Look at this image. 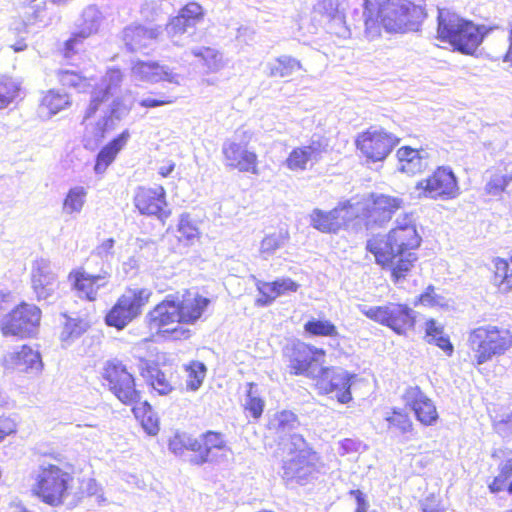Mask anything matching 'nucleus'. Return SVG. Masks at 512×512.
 <instances>
[{
  "mask_svg": "<svg viewBox=\"0 0 512 512\" xmlns=\"http://www.w3.org/2000/svg\"><path fill=\"white\" fill-rule=\"evenodd\" d=\"M128 138L129 133L123 131L101 148L95 160L94 170L96 173L102 174L106 171L108 166L115 160L117 154L126 145Z\"/></svg>",
  "mask_w": 512,
  "mask_h": 512,
  "instance_id": "obj_33",
  "label": "nucleus"
},
{
  "mask_svg": "<svg viewBox=\"0 0 512 512\" xmlns=\"http://www.w3.org/2000/svg\"><path fill=\"white\" fill-rule=\"evenodd\" d=\"M493 263V280L497 285L507 284L512 279V250L507 258L495 257Z\"/></svg>",
  "mask_w": 512,
  "mask_h": 512,
  "instance_id": "obj_45",
  "label": "nucleus"
},
{
  "mask_svg": "<svg viewBox=\"0 0 512 512\" xmlns=\"http://www.w3.org/2000/svg\"><path fill=\"white\" fill-rule=\"evenodd\" d=\"M512 181V160L500 161L490 171V176L485 185V192L488 195L497 196L502 194Z\"/></svg>",
  "mask_w": 512,
  "mask_h": 512,
  "instance_id": "obj_28",
  "label": "nucleus"
},
{
  "mask_svg": "<svg viewBox=\"0 0 512 512\" xmlns=\"http://www.w3.org/2000/svg\"><path fill=\"white\" fill-rule=\"evenodd\" d=\"M248 387L244 411L248 412L254 420H258L263 414L265 401L261 397L253 394L252 388L255 387L254 383H248Z\"/></svg>",
  "mask_w": 512,
  "mask_h": 512,
  "instance_id": "obj_48",
  "label": "nucleus"
},
{
  "mask_svg": "<svg viewBox=\"0 0 512 512\" xmlns=\"http://www.w3.org/2000/svg\"><path fill=\"white\" fill-rule=\"evenodd\" d=\"M399 139L384 129L370 127L355 138V147L369 162L385 160L398 145Z\"/></svg>",
  "mask_w": 512,
  "mask_h": 512,
  "instance_id": "obj_14",
  "label": "nucleus"
},
{
  "mask_svg": "<svg viewBox=\"0 0 512 512\" xmlns=\"http://www.w3.org/2000/svg\"><path fill=\"white\" fill-rule=\"evenodd\" d=\"M110 97V89L109 87H106L105 89L101 90L99 93L94 95L90 101V104L87 108L86 112V118H89L93 116L97 110L99 109L100 105L106 102Z\"/></svg>",
  "mask_w": 512,
  "mask_h": 512,
  "instance_id": "obj_54",
  "label": "nucleus"
},
{
  "mask_svg": "<svg viewBox=\"0 0 512 512\" xmlns=\"http://www.w3.org/2000/svg\"><path fill=\"white\" fill-rule=\"evenodd\" d=\"M59 83L68 88H82L88 86V79L80 72L72 70L57 71Z\"/></svg>",
  "mask_w": 512,
  "mask_h": 512,
  "instance_id": "obj_49",
  "label": "nucleus"
},
{
  "mask_svg": "<svg viewBox=\"0 0 512 512\" xmlns=\"http://www.w3.org/2000/svg\"><path fill=\"white\" fill-rule=\"evenodd\" d=\"M86 195L84 187L70 188L63 200V211L67 214L80 213L85 204Z\"/></svg>",
  "mask_w": 512,
  "mask_h": 512,
  "instance_id": "obj_46",
  "label": "nucleus"
},
{
  "mask_svg": "<svg viewBox=\"0 0 512 512\" xmlns=\"http://www.w3.org/2000/svg\"><path fill=\"white\" fill-rule=\"evenodd\" d=\"M187 448L197 454L195 464L201 465L216 460V453L230 452L225 434L220 431L207 430L198 439L188 443Z\"/></svg>",
  "mask_w": 512,
  "mask_h": 512,
  "instance_id": "obj_19",
  "label": "nucleus"
},
{
  "mask_svg": "<svg viewBox=\"0 0 512 512\" xmlns=\"http://www.w3.org/2000/svg\"><path fill=\"white\" fill-rule=\"evenodd\" d=\"M366 32L405 33L417 29L425 17L424 9L410 1L362 0Z\"/></svg>",
  "mask_w": 512,
  "mask_h": 512,
  "instance_id": "obj_3",
  "label": "nucleus"
},
{
  "mask_svg": "<svg viewBox=\"0 0 512 512\" xmlns=\"http://www.w3.org/2000/svg\"><path fill=\"white\" fill-rule=\"evenodd\" d=\"M86 38L87 34L83 32L72 34L71 37L64 42L61 51L62 56L68 59L76 55Z\"/></svg>",
  "mask_w": 512,
  "mask_h": 512,
  "instance_id": "obj_52",
  "label": "nucleus"
},
{
  "mask_svg": "<svg viewBox=\"0 0 512 512\" xmlns=\"http://www.w3.org/2000/svg\"><path fill=\"white\" fill-rule=\"evenodd\" d=\"M507 49L503 54V61L512 66V20L508 22L507 26Z\"/></svg>",
  "mask_w": 512,
  "mask_h": 512,
  "instance_id": "obj_57",
  "label": "nucleus"
},
{
  "mask_svg": "<svg viewBox=\"0 0 512 512\" xmlns=\"http://www.w3.org/2000/svg\"><path fill=\"white\" fill-rule=\"evenodd\" d=\"M109 278L110 274L107 271L93 275L82 267L73 269L68 275L72 290L80 299L88 302L97 300L99 290L107 286Z\"/></svg>",
  "mask_w": 512,
  "mask_h": 512,
  "instance_id": "obj_20",
  "label": "nucleus"
},
{
  "mask_svg": "<svg viewBox=\"0 0 512 512\" xmlns=\"http://www.w3.org/2000/svg\"><path fill=\"white\" fill-rule=\"evenodd\" d=\"M133 73L142 81L154 83L168 81L177 83L175 75L168 72L156 61L138 60L132 66Z\"/></svg>",
  "mask_w": 512,
  "mask_h": 512,
  "instance_id": "obj_30",
  "label": "nucleus"
},
{
  "mask_svg": "<svg viewBox=\"0 0 512 512\" xmlns=\"http://www.w3.org/2000/svg\"><path fill=\"white\" fill-rule=\"evenodd\" d=\"M352 199L355 209H360L357 217L363 221L366 228L383 226L404 206L403 199L388 194L371 193L364 198Z\"/></svg>",
  "mask_w": 512,
  "mask_h": 512,
  "instance_id": "obj_9",
  "label": "nucleus"
},
{
  "mask_svg": "<svg viewBox=\"0 0 512 512\" xmlns=\"http://www.w3.org/2000/svg\"><path fill=\"white\" fill-rule=\"evenodd\" d=\"M504 461L499 465L498 474L488 485V489L493 494L506 492L512 495V450L503 451Z\"/></svg>",
  "mask_w": 512,
  "mask_h": 512,
  "instance_id": "obj_34",
  "label": "nucleus"
},
{
  "mask_svg": "<svg viewBox=\"0 0 512 512\" xmlns=\"http://www.w3.org/2000/svg\"><path fill=\"white\" fill-rule=\"evenodd\" d=\"M194 57L198 58L202 65L209 72H216L223 66L221 53L213 47H200L192 51Z\"/></svg>",
  "mask_w": 512,
  "mask_h": 512,
  "instance_id": "obj_44",
  "label": "nucleus"
},
{
  "mask_svg": "<svg viewBox=\"0 0 512 512\" xmlns=\"http://www.w3.org/2000/svg\"><path fill=\"white\" fill-rule=\"evenodd\" d=\"M304 331L312 337L337 338L339 331L337 326L327 319L311 318L304 324Z\"/></svg>",
  "mask_w": 512,
  "mask_h": 512,
  "instance_id": "obj_39",
  "label": "nucleus"
},
{
  "mask_svg": "<svg viewBox=\"0 0 512 512\" xmlns=\"http://www.w3.org/2000/svg\"><path fill=\"white\" fill-rule=\"evenodd\" d=\"M211 299L203 294L185 289L181 295H167L146 315L148 328L162 338L187 340L194 325L205 315Z\"/></svg>",
  "mask_w": 512,
  "mask_h": 512,
  "instance_id": "obj_2",
  "label": "nucleus"
},
{
  "mask_svg": "<svg viewBox=\"0 0 512 512\" xmlns=\"http://www.w3.org/2000/svg\"><path fill=\"white\" fill-rule=\"evenodd\" d=\"M419 198L453 200L460 195V186L453 170L448 166H437L429 175L415 184Z\"/></svg>",
  "mask_w": 512,
  "mask_h": 512,
  "instance_id": "obj_10",
  "label": "nucleus"
},
{
  "mask_svg": "<svg viewBox=\"0 0 512 512\" xmlns=\"http://www.w3.org/2000/svg\"><path fill=\"white\" fill-rule=\"evenodd\" d=\"M415 305L434 308L443 305V297L436 293L435 287L429 285L425 290L416 298Z\"/></svg>",
  "mask_w": 512,
  "mask_h": 512,
  "instance_id": "obj_50",
  "label": "nucleus"
},
{
  "mask_svg": "<svg viewBox=\"0 0 512 512\" xmlns=\"http://www.w3.org/2000/svg\"><path fill=\"white\" fill-rule=\"evenodd\" d=\"M403 400L422 425L432 426L437 423L439 419L437 408L419 386L408 387L403 394Z\"/></svg>",
  "mask_w": 512,
  "mask_h": 512,
  "instance_id": "obj_22",
  "label": "nucleus"
},
{
  "mask_svg": "<svg viewBox=\"0 0 512 512\" xmlns=\"http://www.w3.org/2000/svg\"><path fill=\"white\" fill-rule=\"evenodd\" d=\"M289 239L290 234L286 228H280L277 231L268 233L260 242L259 254L266 259L282 248Z\"/></svg>",
  "mask_w": 512,
  "mask_h": 512,
  "instance_id": "obj_37",
  "label": "nucleus"
},
{
  "mask_svg": "<svg viewBox=\"0 0 512 512\" xmlns=\"http://www.w3.org/2000/svg\"><path fill=\"white\" fill-rule=\"evenodd\" d=\"M493 30L492 26L476 24L447 10L439 11L437 16L436 38L464 55H473Z\"/></svg>",
  "mask_w": 512,
  "mask_h": 512,
  "instance_id": "obj_5",
  "label": "nucleus"
},
{
  "mask_svg": "<svg viewBox=\"0 0 512 512\" xmlns=\"http://www.w3.org/2000/svg\"><path fill=\"white\" fill-rule=\"evenodd\" d=\"M326 150L327 144L323 140H312L308 145L294 147L286 157L284 164L292 172H303Z\"/></svg>",
  "mask_w": 512,
  "mask_h": 512,
  "instance_id": "obj_23",
  "label": "nucleus"
},
{
  "mask_svg": "<svg viewBox=\"0 0 512 512\" xmlns=\"http://www.w3.org/2000/svg\"><path fill=\"white\" fill-rule=\"evenodd\" d=\"M3 364L7 370L20 373H38L43 368L40 353L29 345H22L20 350L6 355Z\"/></svg>",
  "mask_w": 512,
  "mask_h": 512,
  "instance_id": "obj_24",
  "label": "nucleus"
},
{
  "mask_svg": "<svg viewBox=\"0 0 512 512\" xmlns=\"http://www.w3.org/2000/svg\"><path fill=\"white\" fill-rule=\"evenodd\" d=\"M20 512H31V511H29V510H28V509H26V508H23Z\"/></svg>",
  "mask_w": 512,
  "mask_h": 512,
  "instance_id": "obj_64",
  "label": "nucleus"
},
{
  "mask_svg": "<svg viewBox=\"0 0 512 512\" xmlns=\"http://www.w3.org/2000/svg\"><path fill=\"white\" fill-rule=\"evenodd\" d=\"M41 317L42 311L37 305L21 301L4 316L0 323L1 334L20 339L32 337L40 325Z\"/></svg>",
  "mask_w": 512,
  "mask_h": 512,
  "instance_id": "obj_11",
  "label": "nucleus"
},
{
  "mask_svg": "<svg viewBox=\"0 0 512 512\" xmlns=\"http://www.w3.org/2000/svg\"><path fill=\"white\" fill-rule=\"evenodd\" d=\"M423 149H415L408 145L402 146L396 151L398 170L408 176H415L424 172L428 164L427 155L422 154Z\"/></svg>",
  "mask_w": 512,
  "mask_h": 512,
  "instance_id": "obj_26",
  "label": "nucleus"
},
{
  "mask_svg": "<svg viewBox=\"0 0 512 512\" xmlns=\"http://www.w3.org/2000/svg\"><path fill=\"white\" fill-rule=\"evenodd\" d=\"M176 101V97L159 94L158 98H144L139 102V105L145 109H151L170 105Z\"/></svg>",
  "mask_w": 512,
  "mask_h": 512,
  "instance_id": "obj_55",
  "label": "nucleus"
},
{
  "mask_svg": "<svg viewBox=\"0 0 512 512\" xmlns=\"http://www.w3.org/2000/svg\"><path fill=\"white\" fill-rule=\"evenodd\" d=\"M387 430L396 436H405L414 431V423L402 408H393L385 417Z\"/></svg>",
  "mask_w": 512,
  "mask_h": 512,
  "instance_id": "obj_35",
  "label": "nucleus"
},
{
  "mask_svg": "<svg viewBox=\"0 0 512 512\" xmlns=\"http://www.w3.org/2000/svg\"><path fill=\"white\" fill-rule=\"evenodd\" d=\"M100 381L121 404H133L142 399L136 376L120 359L111 358L104 362Z\"/></svg>",
  "mask_w": 512,
  "mask_h": 512,
  "instance_id": "obj_7",
  "label": "nucleus"
},
{
  "mask_svg": "<svg viewBox=\"0 0 512 512\" xmlns=\"http://www.w3.org/2000/svg\"><path fill=\"white\" fill-rule=\"evenodd\" d=\"M175 162L173 161H168L165 165L161 166L159 169H158V174L163 177V178H166L168 177L175 169Z\"/></svg>",
  "mask_w": 512,
  "mask_h": 512,
  "instance_id": "obj_59",
  "label": "nucleus"
},
{
  "mask_svg": "<svg viewBox=\"0 0 512 512\" xmlns=\"http://www.w3.org/2000/svg\"><path fill=\"white\" fill-rule=\"evenodd\" d=\"M370 320L388 327L398 335H406L416 325L414 311L404 303L388 302L362 311Z\"/></svg>",
  "mask_w": 512,
  "mask_h": 512,
  "instance_id": "obj_12",
  "label": "nucleus"
},
{
  "mask_svg": "<svg viewBox=\"0 0 512 512\" xmlns=\"http://www.w3.org/2000/svg\"><path fill=\"white\" fill-rule=\"evenodd\" d=\"M69 105L68 95L54 89L48 90L40 101V109L48 117L57 114Z\"/></svg>",
  "mask_w": 512,
  "mask_h": 512,
  "instance_id": "obj_38",
  "label": "nucleus"
},
{
  "mask_svg": "<svg viewBox=\"0 0 512 512\" xmlns=\"http://www.w3.org/2000/svg\"><path fill=\"white\" fill-rule=\"evenodd\" d=\"M151 296L152 292L148 288H126L106 313V325L117 330L124 329L130 322L142 314Z\"/></svg>",
  "mask_w": 512,
  "mask_h": 512,
  "instance_id": "obj_8",
  "label": "nucleus"
},
{
  "mask_svg": "<svg viewBox=\"0 0 512 512\" xmlns=\"http://www.w3.org/2000/svg\"><path fill=\"white\" fill-rule=\"evenodd\" d=\"M21 83L8 75H0V110L7 108L20 94Z\"/></svg>",
  "mask_w": 512,
  "mask_h": 512,
  "instance_id": "obj_40",
  "label": "nucleus"
},
{
  "mask_svg": "<svg viewBox=\"0 0 512 512\" xmlns=\"http://www.w3.org/2000/svg\"><path fill=\"white\" fill-rule=\"evenodd\" d=\"M225 165L230 170L258 175L259 158L255 151L247 148V143L227 140L222 146Z\"/></svg>",
  "mask_w": 512,
  "mask_h": 512,
  "instance_id": "obj_18",
  "label": "nucleus"
},
{
  "mask_svg": "<svg viewBox=\"0 0 512 512\" xmlns=\"http://www.w3.org/2000/svg\"><path fill=\"white\" fill-rule=\"evenodd\" d=\"M297 422V415L291 411L283 410L275 414L273 428L277 432L291 430Z\"/></svg>",
  "mask_w": 512,
  "mask_h": 512,
  "instance_id": "obj_51",
  "label": "nucleus"
},
{
  "mask_svg": "<svg viewBox=\"0 0 512 512\" xmlns=\"http://www.w3.org/2000/svg\"><path fill=\"white\" fill-rule=\"evenodd\" d=\"M31 286L37 299H47L57 288L55 274L46 264L37 262L33 265L31 271Z\"/></svg>",
  "mask_w": 512,
  "mask_h": 512,
  "instance_id": "obj_27",
  "label": "nucleus"
},
{
  "mask_svg": "<svg viewBox=\"0 0 512 512\" xmlns=\"http://www.w3.org/2000/svg\"><path fill=\"white\" fill-rule=\"evenodd\" d=\"M16 430L17 424L12 417L5 415L0 416V442L4 440L5 437L15 433Z\"/></svg>",
  "mask_w": 512,
  "mask_h": 512,
  "instance_id": "obj_56",
  "label": "nucleus"
},
{
  "mask_svg": "<svg viewBox=\"0 0 512 512\" xmlns=\"http://www.w3.org/2000/svg\"><path fill=\"white\" fill-rule=\"evenodd\" d=\"M114 239L113 238H108L106 240H104L98 247L97 249L99 250V253H110L111 250L113 249L114 247Z\"/></svg>",
  "mask_w": 512,
  "mask_h": 512,
  "instance_id": "obj_60",
  "label": "nucleus"
},
{
  "mask_svg": "<svg viewBox=\"0 0 512 512\" xmlns=\"http://www.w3.org/2000/svg\"><path fill=\"white\" fill-rule=\"evenodd\" d=\"M468 346L474 352V365L479 366L512 348V332L491 324L479 326L469 332Z\"/></svg>",
  "mask_w": 512,
  "mask_h": 512,
  "instance_id": "obj_6",
  "label": "nucleus"
},
{
  "mask_svg": "<svg viewBox=\"0 0 512 512\" xmlns=\"http://www.w3.org/2000/svg\"><path fill=\"white\" fill-rule=\"evenodd\" d=\"M11 48L15 52H21L27 48V44L25 43L24 40H20V41L16 42L15 44L11 45Z\"/></svg>",
  "mask_w": 512,
  "mask_h": 512,
  "instance_id": "obj_63",
  "label": "nucleus"
},
{
  "mask_svg": "<svg viewBox=\"0 0 512 512\" xmlns=\"http://www.w3.org/2000/svg\"><path fill=\"white\" fill-rule=\"evenodd\" d=\"M422 244V237L415 222L405 215L386 234L370 237L365 249L374 257L375 263L390 272L396 284L405 280L418 261L416 251Z\"/></svg>",
  "mask_w": 512,
  "mask_h": 512,
  "instance_id": "obj_1",
  "label": "nucleus"
},
{
  "mask_svg": "<svg viewBox=\"0 0 512 512\" xmlns=\"http://www.w3.org/2000/svg\"><path fill=\"white\" fill-rule=\"evenodd\" d=\"M301 69L302 65L297 59L281 56L270 66L269 75L276 78H287Z\"/></svg>",
  "mask_w": 512,
  "mask_h": 512,
  "instance_id": "obj_43",
  "label": "nucleus"
},
{
  "mask_svg": "<svg viewBox=\"0 0 512 512\" xmlns=\"http://www.w3.org/2000/svg\"><path fill=\"white\" fill-rule=\"evenodd\" d=\"M140 375L160 395H167L173 390L171 381L155 362L145 361L140 368Z\"/></svg>",
  "mask_w": 512,
  "mask_h": 512,
  "instance_id": "obj_32",
  "label": "nucleus"
},
{
  "mask_svg": "<svg viewBox=\"0 0 512 512\" xmlns=\"http://www.w3.org/2000/svg\"><path fill=\"white\" fill-rule=\"evenodd\" d=\"M325 350L316 348L312 345L297 342L287 347L285 357L288 361V368L291 375L308 376L312 370L313 364L318 358L325 356Z\"/></svg>",
  "mask_w": 512,
  "mask_h": 512,
  "instance_id": "obj_21",
  "label": "nucleus"
},
{
  "mask_svg": "<svg viewBox=\"0 0 512 512\" xmlns=\"http://www.w3.org/2000/svg\"><path fill=\"white\" fill-rule=\"evenodd\" d=\"M321 458L311 447L305 446L294 452L284 462L283 471L287 480L304 484L319 472Z\"/></svg>",
  "mask_w": 512,
  "mask_h": 512,
  "instance_id": "obj_16",
  "label": "nucleus"
},
{
  "mask_svg": "<svg viewBox=\"0 0 512 512\" xmlns=\"http://www.w3.org/2000/svg\"><path fill=\"white\" fill-rule=\"evenodd\" d=\"M202 18V7L195 2H190L186 4L181 9L179 15L174 18V25L179 27L180 31H184L186 27L194 25Z\"/></svg>",
  "mask_w": 512,
  "mask_h": 512,
  "instance_id": "obj_42",
  "label": "nucleus"
},
{
  "mask_svg": "<svg viewBox=\"0 0 512 512\" xmlns=\"http://www.w3.org/2000/svg\"><path fill=\"white\" fill-rule=\"evenodd\" d=\"M87 328V323L82 319L67 317L59 335L62 345L72 344L86 332Z\"/></svg>",
  "mask_w": 512,
  "mask_h": 512,
  "instance_id": "obj_41",
  "label": "nucleus"
},
{
  "mask_svg": "<svg viewBox=\"0 0 512 512\" xmlns=\"http://www.w3.org/2000/svg\"><path fill=\"white\" fill-rule=\"evenodd\" d=\"M299 284L290 278H278L274 281H258L256 289L258 297L255 299V305L265 307L271 305L276 298L287 293L296 292Z\"/></svg>",
  "mask_w": 512,
  "mask_h": 512,
  "instance_id": "obj_25",
  "label": "nucleus"
},
{
  "mask_svg": "<svg viewBox=\"0 0 512 512\" xmlns=\"http://www.w3.org/2000/svg\"><path fill=\"white\" fill-rule=\"evenodd\" d=\"M314 387L319 395L335 394L340 404L352 401L351 386L356 375L333 366L322 367L319 373L313 377Z\"/></svg>",
  "mask_w": 512,
  "mask_h": 512,
  "instance_id": "obj_13",
  "label": "nucleus"
},
{
  "mask_svg": "<svg viewBox=\"0 0 512 512\" xmlns=\"http://www.w3.org/2000/svg\"><path fill=\"white\" fill-rule=\"evenodd\" d=\"M44 460L32 476L31 495L41 503L58 507L64 504L71 494L73 475L72 465L62 463L59 454H43Z\"/></svg>",
  "mask_w": 512,
  "mask_h": 512,
  "instance_id": "obj_4",
  "label": "nucleus"
},
{
  "mask_svg": "<svg viewBox=\"0 0 512 512\" xmlns=\"http://www.w3.org/2000/svg\"><path fill=\"white\" fill-rule=\"evenodd\" d=\"M124 405L131 407L134 417L148 435L156 436L159 433L160 421L158 415L147 400L141 401L140 399L133 404Z\"/></svg>",
  "mask_w": 512,
  "mask_h": 512,
  "instance_id": "obj_31",
  "label": "nucleus"
},
{
  "mask_svg": "<svg viewBox=\"0 0 512 512\" xmlns=\"http://www.w3.org/2000/svg\"><path fill=\"white\" fill-rule=\"evenodd\" d=\"M187 372L186 388L190 391L198 390L206 376V366L199 361H191L185 366Z\"/></svg>",
  "mask_w": 512,
  "mask_h": 512,
  "instance_id": "obj_47",
  "label": "nucleus"
},
{
  "mask_svg": "<svg viewBox=\"0 0 512 512\" xmlns=\"http://www.w3.org/2000/svg\"><path fill=\"white\" fill-rule=\"evenodd\" d=\"M133 204L139 214L156 217L162 222L171 215L166 190L162 185L138 186L133 196Z\"/></svg>",
  "mask_w": 512,
  "mask_h": 512,
  "instance_id": "obj_15",
  "label": "nucleus"
},
{
  "mask_svg": "<svg viewBox=\"0 0 512 512\" xmlns=\"http://www.w3.org/2000/svg\"><path fill=\"white\" fill-rule=\"evenodd\" d=\"M425 337L429 343H434L447 355H452L454 347L449 337L444 334V328L435 319H427L424 323Z\"/></svg>",
  "mask_w": 512,
  "mask_h": 512,
  "instance_id": "obj_36",
  "label": "nucleus"
},
{
  "mask_svg": "<svg viewBox=\"0 0 512 512\" xmlns=\"http://www.w3.org/2000/svg\"><path fill=\"white\" fill-rule=\"evenodd\" d=\"M109 81L114 84H119L123 80V72L118 67H112L107 70Z\"/></svg>",
  "mask_w": 512,
  "mask_h": 512,
  "instance_id": "obj_58",
  "label": "nucleus"
},
{
  "mask_svg": "<svg viewBox=\"0 0 512 512\" xmlns=\"http://www.w3.org/2000/svg\"><path fill=\"white\" fill-rule=\"evenodd\" d=\"M12 300L10 292L0 291V312L5 310Z\"/></svg>",
  "mask_w": 512,
  "mask_h": 512,
  "instance_id": "obj_61",
  "label": "nucleus"
},
{
  "mask_svg": "<svg viewBox=\"0 0 512 512\" xmlns=\"http://www.w3.org/2000/svg\"><path fill=\"white\" fill-rule=\"evenodd\" d=\"M354 209L353 199L341 201L329 211L314 209L310 214L311 226L322 233L336 234L351 221L347 214Z\"/></svg>",
  "mask_w": 512,
  "mask_h": 512,
  "instance_id": "obj_17",
  "label": "nucleus"
},
{
  "mask_svg": "<svg viewBox=\"0 0 512 512\" xmlns=\"http://www.w3.org/2000/svg\"><path fill=\"white\" fill-rule=\"evenodd\" d=\"M423 512H445L444 508L434 502H427L422 508Z\"/></svg>",
  "mask_w": 512,
  "mask_h": 512,
  "instance_id": "obj_62",
  "label": "nucleus"
},
{
  "mask_svg": "<svg viewBox=\"0 0 512 512\" xmlns=\"http://www.w3.org/2000/svg\"><path fill=\"white\" fill-rule=\"evenodd\" d=\"M159 30L157 28H147L141 24H133L124 28L122 32V40L131 52L146 47L147 42L158 37Z\"/></svg>",
  "mask_w": 512,
  "mask_h": 512,
  "instance_id": "obj_29",
  "label": "nucleus"
},
{
  "mask_svg": "<svg viewBox=\"0 0 512 512\" xmlns=\"http://www.w3.org/2000/svg\"><path fill=\"white\" fill-rule=\"evenodd\" d=\"M178 231L180 233L179 240H184L186 242H192L195 239H198L200 233L195 224H193L188 217H182L179 221Z\"/></svg>",
  "mask_w": 512,
  "mask_h": 512,
  "instance_id": "obj_53",
  "label": "nucleus"
}]
</instances>
